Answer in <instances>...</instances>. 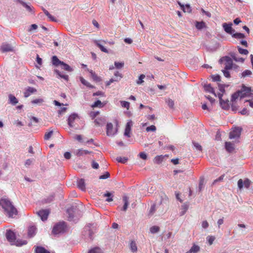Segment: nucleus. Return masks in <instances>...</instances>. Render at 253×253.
I'll list each match as a JSON object with an SVG mask.
<instances>
[{
	"label": "nucleus",
	"mask_w": 253,
	"mask_h": 253,
	"mask_svg": "<svg viewBox=\"0 0 253 253\" xmlns=\"http://www.w3.org/2000/svg\"><path fill=\"white\" fill-rule=\"evenodd\" d=\"M0 206L8 217H13L18 213L17 209L7 198H3L0 200Z\"/></svg>",
	"instance_id": "f257e3e1"
},
{
	"label": "nucleus",
	"mask_w": 253,
	"mask_h": 253,
	"mask_svg": "<svg viewBox=\"0 0 253 253\" xmlns=\"http://www.w3.org/2000/svg\"><path fill=\"white\" fill-rule=\"evenodd\" d=\"M66 229V225L64 222H60L55 225L52 231V232L54 235H57L60 233H64Z\"/></svg>",
	"instance_id": "f03ea898"
},
{
	"label": "nucleus",
	"mask_w": 253,
	"mask_h": 253,
	"mask_svg": "<svg viewBox=\"0 0 253 253\" xmlns=\"http://www.w3.org/2000/svg\"><path fill=\"white\" fill-rule=\"evenodd\" d=\"M242 128L240 127H236L230 132L229 138L234 139L239 138L241 135Z\"/></svg>",
	"instance_id": "7ed1b4c3"
},
{
	"label": "nucleus",
	"mask_w": 253,
	"mask_h": 253,
	"mask_svg": "<svg viewBox=\"0 0 253 253\" xmlns=\"http://www.w3.org/2000/svg\"><path fill=\"white\" fill-rule=\"evenodd\" d=\"M223 59L225 61V69L230 70L232 69L233 66V61L232 59L229 57L225 56L221 58L220 61H222Z\"/></svg>",
	"instance_id": "20e7f679"
},
{
	"label": "nucleus",
	"mask_w": 253,
	"mask_h": 253,
	"mask_svg": "<svg viewBox=\"0 0 253 253\" xmlns=\"http://www.w3.org/2000/svg\"><path fill=\"white\" fill-rule=\"evenodd\" d=\"M106 129V133L108 136L114 135L117 131L116 129L113 128V125L111 123L107 124Z\"/></svg>",
	"instance_id": "39448f33"
},
{
	"label": "nucleus",
	"mask_w": 253,
	"mask_h": 253,
	"mask_svg": "<svg viewBox=\"0 0 253 253\" xmlns=\"http://www.w3.org/2000/svg\"><path fill=\"white\" fill-rule=\"evenodd\" d=\"M240 91L242 92L241 95V98H244L246 96H249L251 94H252L251 88L246 87L245 85H243L242 86V88Z\"/></svg>",
	"instance_id": "423d86ee"
},
{
	"label": "nucleus",
	"mask_w": 253,
	"mask_h": 253,
	"mask_svg": "<svg viewBox=\"0 0 253 253\" xmlns=\"http://www.w3.org/2000/svg\"><path fill=\"white\" fill-rule=\"evenodd\" d=\"M49 213V211L48 210H42L38 212V214L42 221H45L47 219Z\"/></svg>",
	"instance_id": "0eeeda50"
},
{
	"label": "nucleus",
	"mask_w": 253,
	"mask_h": 253,
	"mask_svg": "<svg viewBox=\"0 0 253 253\" xmlns=\"http://www.w3.org/2000/svg\"><path fill=\"white\" fill-rule=\"evenodd\" d=\"M7 240L10 243L15 242L16 239L14 233L10 230H7L5 234Z\"/></svg>",
	"instance_id": "6e6552de"
},
{
	"label": "nucleus",
	"mask_w": 253,
	"mask_h": 253,
	"mask_svg": "<svg viewBox=\"0 0 253 253\" xmlns=\"http://www.w3.org/2000/svg\"><path fill=\"white\" fill-rule=\"evenodd\" d=\"M243 183L244 184V186L248 188L251 184V181L249 179H246L244 182L242 179H240L238 181V186L240 189H242L243 187Z\"/></svg>",
	"instance_id": "1a4fd4ad"
},
{
	"label": "nucleus",
	"mask_w": 253,
	"mask_h": 253,
	"mask_svg": "<svg viewBox=\"0 0 253 253\" xmlns=\"http://www.w3.org/2000/svg\"><path fill=\"white\" fill-rule=\"evenodd\" d=\"M115 79H111L109 81L106 83V85L108 86L114 82H118L122 78V74L118 71L115 73Z\"/></svg>",
	"instance_id": "9d476101"
},
{
	"label": "nucleus",
	"mask_w": 253,
	"mask_h": 253,
	"mask_svg": "<svg viewBox=\"0 0 253 253\" xmlns=\"http://www.w3.org/2000/svg\"><path fill=\"white\" fill-rule=\"evenodd\" d=\"M0 50L2 52H9L13 51V47L9 43H3L1 45Z\"/></svg>",
	"instance_id": "9b49d317"
},
{
	"label": "nucleus",
	"mask_w": 253,
	"mask_h": 253,
	"mask_svg": "<svg viewBox=\"0 0 253 253\" xmlns=\"http://www.w3.org/2000/svg\"><path fill=\"white\" fill-rule=\"evenodd\" d=\"M37 92V89L33 87L28 86L24 92V96L25 98L29 97L32 94Z\"/></svg>",
	"instance_id": "f8f14e48"
},
{
	"label": "nucleus",
	"mask_w": 253,
	"mask_h": 253,
	"mask_svg": "<svg viewBox=\"0 0 253 253\" xmlns=\"http://www.w3.org/2000/svg\"><path fill=\"white\" fill-rule=\"evenodd\" d=\"M132 126V122L130 121L128 122L126 126L125 131L124 133V135L128 137H130V131H131V127Z\"/></svg>",
	"instance_id": "ddd939ff"
},
{
	"label": "nucleus",
	"mask_w": 253,
	"mask_h": 253,
	"mask_svg": "<svg viewBox=\"0 0 253 253\" xmlns=\"http://www.w3.org/2000/svg\"><path fill=\"white\" fill-rule=\"evenodd\" d=\"M232 24L231 23L230 24H227L226 23H224L223 24V27L224 28V31L229 34H232L233 33V32L234 31V30L232 29Z\"/></svg>",
	"instance_id": "4468645a"
},
{
	"label": "nucleus",
	"mask_w": 253,
	"mask_h": 253,
	"mask_svg": "<svg viewBox=\"0 0 253 253\" xmlns=\"http://www.w3.org/2000/svg\"><path fill=\"white\" fill-rule=\"evenodd\" d=\"M91 153V151H89L87 150H83V149H79L74 152L75 154L78 157L90 154Z\"/></svg>",
	"instance_id": "2eb2a0df"
},
{
	"label": "nucleus",
	"mask_w": 253,
	"mask_h": 253,
	"mask_svg": "<svg viewBox=\"0 0 253 253\" xmlns=\"http://www.w3.org/2000/svg\"><path fill=\"white\" fill-rule=\"evenodd\" d=\"M178 3L184 12H188L189 13L192 12V8L189 4H186L184 5V4H181L180 2H178Z\"/></svg>",
	"instance_id": "dca6fc26"
},
{
	"label": "nucleus",
	"mask_w": 253,
	"mask_h": 253,
	"mask_svg": "<svg viewBox=\"0 0 253 253\" xmlns=\"http://www.w3.org/2000/svg\"><path fill=\"white\" fill-rule=\"evenodd\" d=\"M78 118V115L76 113L71 114L68 118V124L70 126H73L74 121Z\"/></svg>",
	"instance_id": "f3484780"
},
{
	"label": "nucleus",
	"mask_w": 253,
	"mask_h": 253,
	"mask_svg": "<svg viewBox=\"0 0 253 253\" xmlns=\"http://www.w3.org/2000/svg\"><path fill=\"white\" fill-rule=\"evenodd\" d=\"M77 185L79 188L82 191L85 190V185L84 180V179H80L77 181Z\"/></svg>",
	"instance_id": "a211bd4d"
},
{
	"label": "nucleus",
	"mask_w": 253,
	"mask_h": 253,
	"mask_svg": "<svg viewBox=\"0 0 253 253\" xmlns=\"http://www.w3.org/2000/svg\"><path fill=\"white\" fill-rule=\"evenodd\" d=\"M37 228L35 226H31L28 228V234L29 237H33L35 235Z\"/></svg>",
	"instance_id": "6ab92c4d"
},
{
	"label": "nucleus",
	"mask_w": 253,
	"mask_h": 253,
	"mask_svg": "<svg viewBox=\"0 0 253 253\" xmlns=\"http://www.w3.org/2000/svg\"><path fill=\"white\" fill-rule=\"evenodd\" d=\"M204 89L206 91L213 94L215 96H216L214 88L211 86V84H205L204 85Z\"/></svg>",
	"instance_id": "aec40b11"
},
{
	"label": "nucleus",
	"mask_w": 253,
	"mask_h": 253,
	"mask_svg": "<svg viewBox=\"0 0 253 253\" xmlns=\"http://www.w3.org/2000/svg\"><path fill=\"white\" fill-rule=\"evenodd\" d=\"M94 43L100 48V49L102 52H104L107 53H108L109 52L108 50L105 47H104V46H103V45H102L100 43V41H94Z\"/></svg>",
	"instance_id": "412c9836"
},
{
	"label": "nucleus",
	"mask_w": 253,
	"mask_h": 253,
	"mask_svg": "<svg viewBox=\"0 0 253 253\" xmlns=\"http://www.w3.org/2000/svg\"><path fill=\"white\" fill-rule=\"evenodd\" d=\"M225 148L228 152H231L234 149V145L230 142H226L225 143Z\"/></svg>",
	"instance_id": "4be33fe9"
},
{
	"label": "nucleus",
	"mask_w": 253,
	"mask_h": 253,
	"mask_svg": "<svg viewBox=\"0 0 253 253\" xmlns=\"http://www.w3.org/2000/svg\"><path fill=\"white\" fill-rule=\"evenodd\" d=\"M9 103L12 105H16L18 101L17 98L12 94H9L8 96Z\"/></svg>",
	"instance_id": "5701e85b"
},
{
	"label": "nucleus",
	"mask_w": 253,
	"mask_h": 253,
	"mask_svg": "<svg viewBox=\"0 0 253 253\" xmlns=\"http://www.w3.org/2000/svg\"><path fill=\"white\" fill-rule=\"evenodd\" d=\"M123 201L124 203V205L123 208V210L126 211L127 210L128 205V198L126 196H124L123 197Z\"/></svg>",
	"instance_id": "b1692460"
},
{
	"label": "nucleus",
	"mask_w": 253,
	"mask_h": 253,
	"mask_svg": "<svg viewBox=\"0 0 253 253\" xmlns=\"http://www.w3.org/2000/svg\"><path fill=\"white\" fill-rule=\"evenodd\" d=\"M88 71L90 73L91 77L94 81L95 82H99L100 81V78L92 70H88Z\"/></svg>",
	"instance_id": "393cba45"
},
{
	"label": "nucleus",
	"mask_w": 253,
	"mask_h": 253,
	"mask_svg": "<svg viewBox=\"0 0 253 253\" xmlns=\"http://www.w3.org/2000/svg\"><path fill=\"white\" fill-rule=\"evenodd\" d=\"M129 248L131 250V252L133 253H135L137 251V247L136 246V244L133 241H131L129 244Z\"/></svg>",
	"instance_id": "a878e982"
},
{
	"label": "nucleus",
	"mask_w": 253,
	"mask_h": 253,
	"mask_svg": "<svg viewBox=\"0 0 253 253\" xmlns=\"http://www.w3.org/2000/svg\"><path fill=\"white\" fill-rule=\"evenodd\" d=\"M164 156L163 155L157 156L154 159V162L157 164H161L164 160Z\"/></svg>",
	"instance_id": "bb28decb"
},
{
	"label": "nucleus",
	"mask_w": 253,
	"mask_h": 253,
	"mask_svg": "<svg viewBox=\"0 0 253 253\" xmlns=\"http://www.w3.org/2000/svg\"><path fill=\"white\" fill-rule=\"evenodd\" d=\"M199 251H200V247L198 245L194 244L188 253H197Z\"/></svg>",
	"instance_id": "cd10ccee"
},
{
	"label": "nucleus",
	"mask_w": 253,
	"mask_h": 253,
	"mask_svg": "<svg viewBox=\"0 0 253 253\" xmlns=\"http://www.w3.org/2000/svg\"><path fill=\"white\" fill-rule=\"evenodd\" d=\"M52 61L53 65L58 66L61 65V63L63 62L59 60V59L56 56H53L52 58Z\"/></svg>",
	"instance_id": "c85d7f7f"
},
{
	"label": "nucleus",
	"mask_w": 253,
	"mask_h": 253,
	"mask_svg": "<svg viewBox=\"0 0 253 253\" xmlns=\"http://www.w3.org/2000/svg\"><path fill=\"white\" fill-rule=\"evenodd\" d=\"M80 81L83 84L86 86L87 87H88L91 88L94 87V86L91 85L89 82L86 81L83 77H80Z\"/></svg>",
	"instance_id": "c756f323"
},
{
	"label": "nucleus",
	"mask_w": 253,
	"mask_h": 253,
	"mask_svg": "<svg viewBox=\"0 0 253 253\" xmlns=\"http://www.w3.org/2000/svg\"><path fill=\"white\" fill-rule=\"evenodd\" d=\"M103 197H108V198L106 200V201L107 202H110L113 201V200L112 194L108 191H107L106 193H105L103 195Z\"/></svg>",
	"instance_id": "7c9ffc66"
},
{
	"label": "nucleus",
	"mask_w": 253,
	"mask_h": 253,
	"mask_svg": "<svg viewBox=\"0 0 253 253\" xmlns=\"http://www.w3.org/2000/svg\"><path fill=\"white\" fill-rule=\"evenodd\" d=\"M36 253H50V252L43 247H38L36 250Z\"/></svg>",
	"instance_id": "2f4dec72"
},
{
	"label": "nucleus",
	"mask_w": 253,
	"mask_h": 253,
	"mask_svg": "<svg viewBox=\"0 0 253 253\" xmlns=\"http://www.w3.org/2000/svg\"><path fill=\"white\" fill-rule=\"evenodd\" d=\"M104 122V119L103 118H98L95 120L94 123L95 126H98L100 125H102Z\"/></svg>",
	"instance_id": "473e14b6"
},
{
	"label": "nucleus",
	"mask_w": 253,
	"mask_h": 253,
	"mask_svg": "<svg viewBox=\"0 0 253 253\" xmlns=\"http://www.w3.org/2000/svg\"><path fill=\"white\" fill-rule=\"evenodd\" d=\"M242 92H240V91H238L235 93H234L232 95V99L231 101H235L239 97H241V95Z\"/></svg>",
	"instance_id": "72a5a7b5"
},
{
	"label": "nucleus",
	"mask_w": 253,
	"mask_h": 253,
	"mask_svg": "<svg viewBox=\"0 0 253 253\" xmlns=\"http://www.w3.org/2000/svg\"><path fill=\"white\" fill-rule=\"evenodd\" d=\"M61 65L63 66L62 69L68 72H71L73 71L72 68L69 65L64 63L63 62L61 63Z\"/></svg>",
	"instance_id": "f704fd0d"
},
{
	"label": "nucleus",
	"mask_w": 253,
	"mask_h": 253,
	"mask_svg": "<svg viewBox=\"0 0 253 253\" xmlns=\"http://www.w3.org/2000/svg\"><path fill=\"white\" fill-rule=\"evenodd\" d=\"M166 102L170 108L173 109L174 105V102L173 100L170 98H168L166 99Z\"/></svg>",
	"instance_id": "c9c22d12"
},
{
	"label": "nucleus",
	"mask_w": 253,
	"mask_h": 253,
	"mask_svg": "<svg viewBox=\"0 0 253 253\" xmlns=\"http://www.w3.org/2000/svg\"><path fill=\"white\" fill-rule=\"evenodd\" d=\"M103 105L102 104V102L100 100H97L95 101L92 105L91 107L92 108H95V107H99L101 108L103 107Z\"/></svg>",
	"instance_id": "e433bc0d"
},
{
	"label": "nucleus",
	"mask_w": 253,
	"mask_h": 253,
	"mask_svg": "<svg viewBox=\"0 0 253 253\" xmlns=\"http://www.w3.org/2000/svg\"><path fill=\"white\" fill-rule=\"evenodd\" d=\"M205 27V22L202 21V22H196V27L199 29L201 30L204 28Z\"/></svg>",
	"instance_id": "4c0bfd02"
},
{
	"label": "nucleus",
	"mask_w": 253,
	"mask_h": 253,
	"mask_svg": "<svg viewBox=\"0 0 253 253\" xmlns=\"http://www.w3.org/2000/svg\"><path fill=\"white\" fill-rule=\"evenodd\" d=\"M116 160L119 162L123 164H125L127 162L128 159L126 157H118L116 158Z\"/></svg>",
	"instance_id": "58836bf2"
},
{
	"label": "nucleus",
	"mask_w": 253,
	"mask_h": 253,
	"mask_svg": "<svg viewBox=\"0 0 253 253\" xmlns=\"http://www.w3.org/2000/svg\"><path fill=\"white\" fill-rule=\"evenodd\" d=\"M43 12H44V13L48 17V18H49L50 19V20L52 21H56V19L55 18L52 16L49 13V12L46 10H43Z\"/></svg>",
	"instance_id": "ea45409f"
},
{
	"label": "nucleus",
	"mask_w": 253,
	"mask_h": 253,
	"mask_svg": "<svg viewBox=\"0 0 253 253\" xmlns=\"http://www.w3.org/2000/svg\"><path fill=\"white\" fill-rule=\"evenodd\" d=\"M101 249L98 247H95L89 251L88 253H101Z\"/></svg>",
	"instance_id": "a19ab883"
},
{
	"label": "nucleus",
	"mask_w": 253,
	"mask_h": 253,
	"mask_svg": "<svg viewBox=\"0 0 253 253\" xmlns=\"http://www.w3.org/2000/svg\"><path fill=\"white\" fill-rule=\"evenodd\" d=\"M232 57L233 60L236 62H240L241 63H243L244 62L245 59L242 57H238L236 55L232 56Z\"/></svg>",
	"instance_id": "79ce46f5"
},
{
	"label": "nucleus",
	"mask_w": 253,
	"mask_h": 253,
	"mask_svg": "<svg viewBox=\"0 0 253 253\" xmlns=\"http://www.w3.org/2000/svg\"><path fill=\"white\" fill-rule=\"evenodd\" d=\"M182 209V213L181 215H183L187 211L188 209V205L187 203H184L183 205L181 206Z\"/></svg>",
	"instance_id": "37998d69"
},
{
	"label": "nucleus",
	"mask_w": 253,
	"mask_h": 253,
	"mask_svg": "<svg viewBox=\"0 0 253 253\" xmlns=\"http://www.w3.org/2000/svg\"><path fill=\"white\" fill-rule=\"evenodd\" d=\"M233 37L237 39H243L245 38V35L241 33H236L233 34Z\"/></svg>",
	"instance_id": "c03bdc74"
},
{
	"label": "nucleus",
	"mask_w": 253,
	"mask_h": 253,
	"mask_svg": "<svg viewBox=\"0 0 253 253\" xmlns=\"http://www.w3.org/2000/svg\"><path fill=\"white\" fill-rule=\"evenodd\" d=\"M239 52L241 54L247 55L249 53V51L247 49L242 48L239 47L238 48Z\"/></svg>",
	"instance_id": "a18cd8bd"
},
{
	"label": "nucleus",
	"mask_w": 253,
	"mask_h": 253,
	"mask_svg": "<svg viewBox=\"0 0 253 253\" xmlns=\"http://www.w3.org/2000/svg\"><path fill=\"white\" fill-rule=\"evenodd\" d=\"M20 3L24 6L29 12H32V8L29 5L27 4L25 2L20 1Z\"/></svg>",
	"instance_id": "49530a36"
},
{
	"label": "nucleus",
	"mask_w": 253,
	"mask_h": 253,
	"mask_svg": "<svg viewBox=\"0 0 253 253\" xmlns=\"http://www.w3.org/2000/svg\"><path fill=\"white\" fill-rule=\"evenodd\" d=\"M252 74V72L249 70H246L242 73V77H243L250 76Z\"/></svg>",
	"instance_id": "de8ad7c7"
},
{
	"label": "nucleus",
	"mask_w": 253,
	"mask_h": 253,
	"mask_svg": "<svg viewBox=\"0 0 253 253\" xmlns=\"http://www.w3.org/2000/svg\"><path fill=\"white\" fill-rule=\"evenodd\" d=\"M160 230V228L157 226H153L150 228V231L152 233H156Z\"/></svg>",
	"instance_id": "09e8293b"
},
{
	"label": "nucleus",
	"mask_w": 253,
	"mask_h": 253,
	"mask_svg": "<svg viewBox=\"0 0 253 253\" xmlns=\"http://www.w3.org/2000/svg\"><path fill=\"white\" fill-rule=\"evenodd\" d=\"M207 239L208 241L209 245H211L213 244V242L215 240V237L212 236H209L207 237Z\"/></svg>",
	"instance_id": "8fccbe9b"
},
{
	"label": "nucleus",
	"mask_w": 253,
	"mask_h": 253,
	"mask_svg": "<svg viewBox=\"0 0 253 253\" xmlns=\"http://www.w3.org/2000/svg\"><path fill=\"white\" fill-rule=\"evenodd\" d=\"M156 211V205L153 204L151 206L149 212V215H152Z\"/></svg>",
	"instance_id": "3c124183"
},
{
	"label": "nucleus",
	"mask_w": 253,
	"mask_h": 253,
	"mask_svg": "<svg viewBox=\"0 0 253 253\" xmlns=\"http://www.w3.org/2000/svg\"><path fill=\"white\" fill-rule=\"evenodd\" d=\"M193 144L194 147H195V148L197 150H199V151H201V152L202 151V147L200 144H199L198 143L195 142H193Z\"/></svg>",
	"instance_id": "603ef678"
},
{
	"label": "nucleus",
	"mask_w": 253,
	"mask_h": 253,
	"mask_svg": "<svg viewBox=\"0 0 253 253\" xmlns=\"http://www.w3.org/2000/svg\"><path fill=\"white\" fill-rule=\"evenodd\" d=\"M99 112L98 111H93L91 112L89 114V116L93 120L94 119L98 114Z\"/></svg>",
	"instance_id": "864d4df0"
},
{
	"label": "nucleus",
	"mask_w": 253,
	"mask_h": 253,
	"mask_svg": "<svg viewBox=\"0 0 253 253\" xmlns=\"http://www.w3.org/2000/svg\"><path fill=\"white\" fill-rule=\"evenodd\" d=\"M121 105L122 107L124 108H126L127 109H129V103L127 101H122L121 102Z\"/></svg>",
	"instance_id": "5fc2aeb1"
},
{
	"label": "nucleus",
	"mask_w": 253,
	"mask_h": 253,
	"mask_svg": "<svg viewBox=\"0 0 253 253\" xmlns=\"http://www.w3.org/2000/svg\"><path fill=\"white\" fill-rule=\"evenodd\" d=\"M52 134H53L52 130H51L49 132L46 133L45 134V135H44V139L45 140L49 139L51 137V136L52 135Z\"/></svg>",
	"instance_id": "6e6d98bb"
},
{
	"label": "nucleus",
	"mask_w": 253,
	"mask_h": 253,
	"mask_svg": "<svg viewBox=\"0 0 253 253\" xmlns=\"http://www.w3.org/2000/svg\"><path fill=\"white\" fill-rule=\"evenodd\" d=\"M211 78H212V81L214 82H218V81H220V76H219L218 75H212Z\"/></svg>",
	"instance_id": "4d7b16f0"
},
{
	"label": "nucleus",
	"mask_w": 253,
	"mask_h": 253,
	"mask_svg": "<svg viewBox=\"0 0 253 253\" xmlns=\"http://www.w3.org/2000/svg\"><path fill=\"white\" fill-rule=\"evenodd\" d=\"M110 176V173L108 172H106L104 174L101 175L99 176V179H104L108 178Z\"/></svg>",
	"instance_id": "13d9d810"
},
{
	"label": "nucleus",
	"mask_w": 253,
	"mask_h": 253,
	"mask_svg": "<svg viewBox=\"0 0 253 253\" xmlns=\"http://www.w3.org/2000/svg\"><path fill=\"white\" fill-rule=\"evenodd\" d=\"M124 63L123 62H115V67L118 69L122 68L124 66Z\"/></svg>",
	"instance_id": "bf43d9fd"
},
{
	"label": "nucleus",
	"mask_w": 253,
	"mask_h": 253,
	"mask_svg": "<svg viewBox=\"0 0 253 253\" xmlns=\"http://www.w3.org/2000/svg\"><path fill=\"white\" fill-rule=\"evenodd\" d=\"M145 76L143 74L141 75L139 77V80L137 81V84H141L143 82V79L145 78Z\"/></svg>",
	"instance_id": "052dcab7"
},
{
	"label": "nucleus",
	"mask_w": 253,
	"mask_h": 253,
	"mask_svg": "<svg viewBox=\"0 0 253 253\" xmlns=\"http://www.w3.org/2000/svg\"><path fill=\"white\" fill-rule=\"evenodd\" d=\"M57 73L61 78L64 79L66 81L68 80L69 77L68 75L61 74V73L59 72H57Z\"/></svg>",
	"instance_id": "680f3d73"
},
{
	"label": "nucleus",
	"mask_w": 253,
	"mask_h": 253,
	"mask_svg": "<svg viewBox=\"0 0 253 253\" xmlns=\"http://www.w3.org/2000/svg\"><path fill=\"white\" fill-rule=\"evenodd\" d=\"M156 130V127L155 126H153V125L148 126L146 128V130L147 131H154Z\"/></svg>",
	"instance_id": "e2e57ef3"
},
{
	"label": "nucleus",
	"mask_w": 253,
	"mask_h": 253,
	"mask_svg": "<svg viewBox=\"0 0 253 253\" xmlns=\"http://www.w3.org/2000/svg\"><path fill=\"white\" fill-rule=\"evenodd\" d=\"M202 226L203 228H207L209 227V223L207 220L203 221L202 223Z\"/></svg>",
	"instance_id": "0e129e2a"
},
{
	"label": "nucleus",
	"mask_w": 253,
	"mask_h": 253,
	"mask_svg": "<svg viewBox=\"0 0 253 253\" xmlns=\"http://www.w3.org/2000/svg\"><path fill=\"white\" fill-rule=\"evenodd\" d=\"M228 70L224 69L222 71L224 76L226 78L230 77V73Z\"/></svg>",
	"instance_id": "69168bd1"
},
{
	"label": "nucleus",
	"mask_w": 253,
	"mask_h": 253,
	"mask_svg": "<svg viewBox=\"0 0 253 253\" xmlns=\"http://www.w3.org/2000/svg\"><path fill=\"white\" fill-rule=\"evenodd\" d=\"M139 156L143 160H146L147 158V155L144 152L140 153Z\"/></svg>",
	"instance_id": "338daca9"
},
{
	"label": "nucleus",
	"mask_w": 253,
	"mask_h": 253,
	"mask_svg": "<svg viewBox=\"0 0 253 253\" xmlns=\"http://www.w3.org/2000/svg\"><path fill=\"white\" fill-rule=\"evenodd\" d=\"M67 108L66 107H63V108H61L59 111H58V114L59 115H61L63 113H64L66 110H67Z\"/></svg>",
	"instance_id": "774afa93"
}]
</instances>
